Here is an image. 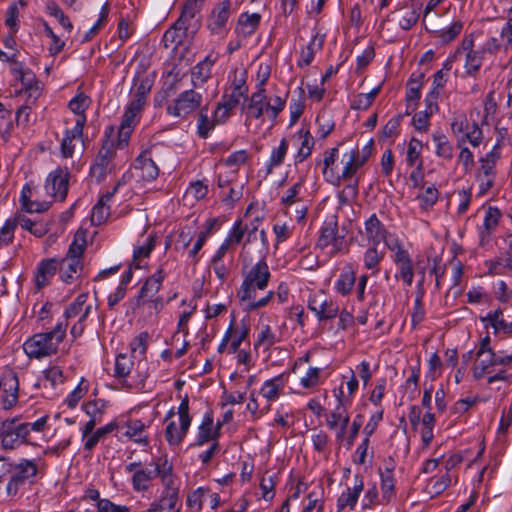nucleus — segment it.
<instances>
[{
  "label": "nucleus",
  "mask_w": 512,
  "mask_h": 512,
  "mask_svg": "<svg viewBox=\"0 0 512 512\" xmlns=\"http://www.w3.org/2000/svg\"><path fill=\"white\" fill-rule=\"evenodd\" d=\"M271 278L269 266L264 258L260 259L254 265L243 266L242 282L237 289L236 297L241 305L248 312L257 311L267 307L275 300L273 290L268 291L263 296H259L261 291L266 290Z\"/></svg>",
  "instance_id": "nucleus-1"
},
{
  "label": "nucleus",
  "mask_w": 512,
  "mask_h": 512,
  "mask_svg": "<svg viewBox=\"0 0 512 512\" xmlns=\"http://www.w3.org/2000/svg\"><path fill=\"white\" fill-rule=\"evenodd\" d=\"M67 323H58L51 331L36 333L23 343L29 358L42 359L57 353L59 344L66 336Z\"/></svg>",
  "instance_id": "nucleus-2"
},
{
  "label": "nucleus",
  "mask_w": 512,
  "mask_h": 512,
  "mask_svg": "<svg viewBox=\"0 0 512 512\" xmlns=\"http://www.w3.org/2000/svg\"><path fill=\"white\" fill-rule=\"evenodd\" d=\"M166 276L167 273L164 268L159 266L152 275L145 279L135 297V305L137 308L147 306L156 313L163 309L165 305L164 298L158 295V292Z\"/></svg>",
  "instance_id": "nucleus-3"
},
{
  "label": "nucleus",
  "mask_w": 512,
  "mask_h": 512,
  "mask_svg": "<svg viewBox=\"0 0 512 512\" xmlns=\"http://www.w3.org/2000/svg\"><path fill=\"white\" fill-rule=\"evenodd\" d=\"M285 106V98L278 95L268 98L266 91H255L249 98L246 117L247 119H260L266 114L272 122H275Z\"/></svg>",
  "instance_id": "nucleus-4"
},
{
  "label": "nucleus",
  "mask_w": 512,
  "mask_h": 512,
  "mask_svg": "<svg viewBox=\"0 0 512 512\" xmlns=\"http://www.w3.org/2000/svg\"><path fill=\"white\" fill-rule=\"evenodd\" d=\"M488 46L489 43L486 40L480 49H474L473 35H466L462 39L455 55L465 54L464 69L468 76L475 77L479 73L483 60L486 57L496 58L498 56L495 51H490Z\"/></svg>",
  "instance_id": "nucleus-5"
},
{
  "label": "nucleus",
  "mask_w": 512,
  "mask_h": 512,
  "mask_svg": "<svg viewBox=\"0 0 512 512\" xmlns=\"http://www.w3.org/2000/svg\"><path fill=\"white\" fill-rule=\"evenodd\" d=\"M0 441L4 450H16L20 446L29 444L27 430L22 427L20 417L0 420Z\"/></svg>",
  "instance_id": "nucleus-6"
},
{
  "label": "nucleus",
  "mask_w": 512,
  "mask_h": 512,
  "mask_svg": "<svg viewBox=\"0 0 512 512\" xmlns=\"http://www.w3.org/2000/svg\"><path fill=\"white\" fill-rule=\"evenodd\" d=\"M134 361L133 356L126 353H120L115 358V367L113 376L127 389H140L144 385L146 374L133 375Z\"/></svg>",
  "instance_id": "nucleus-7"
},
{
  "label": "nucleus",
  "mask_w": 512,
  "mask_h": 512,
  "mask_svg": "<svg viewBox=\"0 0 512 512\" xmlns=\"http://www.w3.org/2000/svg\"><path fill=\"white\" fill-rule=\"evenodd\" d=\"M308 309L314 313L319 322H327L335 319L339 313V304L323 290L310 294L307 301Z\"/></svg>",
  "instance_id": "nucleus-8"
},
{
  "label": "nucleus",
  "mask_w": 512,
  "mask_h": 512,
  "mask_svg": "<svg viewBox=\"0 0 512 512\" xmlns=\"http://www.w3.org/2000/svg\"><path fill=\"white\" fill-rule=\"evenodd\" d=\"M179 426L175 421H170L165 429V439L171 446H177L182 443L187 435L191 425L192 417L189 414V398L187 395L183 397L178 406Z\"/></svg>",
  "instance_id": "nucleus-9"
},
{
  "label": "nucleus",
  "mask_w": 512,
  "mask_h": 512,
  "mask_svg": "<svg viewBox=\"0 0 512 512\" xmlns=\"http://www.w3.org/2000/svg\"><path fill=\"white\" fill-rule=\"evenodd\" d=\"M202 101L203 97L199 92L193 89L185 90L167 106L166 112L170 116L187 119L201 107Z\"/></svg>",
  "instance_id": "nucleus-10"
},
{
  "label": "nucleus",
  "mask_w": 512,
  "mask_h": 512,
  "mask_svg": "<svg viewBox=\"0 0 512 512\" xmlns=\"http://www.w3.org/2000/svg\"><path fill=\"white\" fill-rule=\"evenodd\" d=\"M317 247L327 250L328 254L335 256L345 248V234H340L338 222L335 218L325 221L320 229Z\"/></svg>",
  "instance_id": "nucleus-11"
},
{
  "label": "nucleus",
  "mask_w": 512,
  "mask_h": 512,
  "mask_svg": "<svg viewBox=\"0 0 512 512\" xmlns=\"http://www.w3.org/2000/svg\"><path fill=\"white\" fill-rule=\"evenodd\" d=\"M37 472L38 467L34 460L21 459L18 464L13 465V471L6 486L8 496H16L20 487L24 486L29 479L34 478Z\"/></svg>",
  "instance_id": "nucleus-12"
},
{
  "label": "nucleus",
  "mask_w": 512,
  "mask_h": 512,
  "mask_svg": "<svg viewBox=\"0 0 512 512\" xmlns=\"http://www.w3.org/2000/svg\"><path fill=\"white\" fill-rule=\"evenodd\" d=\"M152 465L154 469L143 467L141 462H131L125 466V471L132 473L131 485L135 492H147L152 486L153 480L157 477L156 459Z\"/></svg>",
  "instance_id": "nucleus-13"
},
{
  "label": "nucleus",
  "mask_w": 512,
  "mask_h": 512,
  "mask_svg": "<svg viewBox=\"0 0 512 512\" xmlns=\"http://www.w3.org/2000/svg\"><path fill=\"white\" fill-rule=\"evenodd\" d=\"M70 173L68 168L58 167L51 171L46 179L45 189L57 201L67 197Z\"/></svg>",
  "instance_id": "nucleus-14"
},
{
  "label": "nucleus",
  "mask_w": 512,
  "mask_h": 512,
  "mask_svg": "<svg viewBox=\"0 0 512 512\" xmlns=\"http://www.w3.org/2000/svg\"><path fill=\"white\" fill-rule=\"evenodd\" d=\"M496 366L508 367L505 355H498L494 351L483 353L481 356H476L472 373L475 380H480L483 377L495 372Z\"/></svg>",
  "instance_id": "nucleus-15"
},
{
  "label": "nucleus",
  "mask_w": 512,
  "mask_h": 512,
  "mask_svg": "<svg viewBox=\"0 0 512 512\" xmlns=\"http://www.w3.org/2000/svg\"><path fill=\"white\" fill-rule=\"evenodd\" d=\"M388 247L391 251L395 252L394 263L398 268L397 276L400 277L407 286H411L414 279V269L409 252L399 241H396L394 245H389Z\"/></svg>",
  "instance_id": "nucleus-16"
},
{
  "label": "nucleus",
  "mask_w": 512,
  "mask_h": 512,
  "mask_svg": "<svg viewBox=\"0 0 512 512\" xmlns=\"http://www.w3.org/2000/svg\"><path fill=\"white\" fill-rule=\"evenodd\" d=\"M231 1L223 0L218 3L207 18V28L213 35H223L230 18Z\"/></svg>",
  "instance_id": "nucleus-17"
},
{
  "label": "nucleus",
  "mask_w": 512,
  "mask_h": 512,
  "mask_svg": "<svg viewBox=\"0 0 512 512\" xmlns=\"http://www.w3.org/2000/svg\"><path fill=\"white\" fill-rule=\"evenodd\" d=\"M396 464L392 457L385 460V468L379 469L382 504L388 505L396 495V479L394 476Z\"/></svg>",
  "instance_id": "nucleus-18"
},
{
  "label": "nucleus",
  "mask_w": 512,
  "mask_h": 512,
  "mask_svg": "<svg viewBox=\"0 0 512 512\" xmlns=\"http://www.w3.org/2000/svg\"><path fill=\"white\" fill-rule=\"evenodd\" d=\"M19 382L17 375L12 371L2 374L0 379V397L4 409H10L18 401Z\"/></svg>",
  "instance_id": "nucleus-19"
},
{
  "label": "nucleus",
  "mask_w": 512,
  "mask_h": 512,
  "mask_svg": "<svg viewBox=\"0 0 512 512\" xmlns=\"http://www.w3.org/2000/svg\"><path fill=\"white\" fill-rule=\"evenodd\" d=\"M221 428L222 423L217 422L216 424H214L213 412L211 410H208L204 414L202 421L198 426V433L194 445L202 446L209 442H218Z\"/></svg>",
  "instance_id": "nucleus-20"
},
{
  "label": "nucleus",
  "mask_w": 512,
  "mask_h": 512,
  "mask_svg": "<svg viewBox=\"0 0 512 512\" xmlns=\"http://www.w3.org/2000/svg\"><path fill=\"white\" fill-rule=\"evenodd\" d=\"M502 218L501 210L496 206H489L485 210L483 224L477 228L479 245L485 246L491 240Z\"/></svg>",
  "instance_id": "nucleus-21"
},
{
  "label": "nucleus",
  "mask_w": 512,
  "mask_h": 512,
  "mask_svg": "<svg viewBox=\"0 0 512 512\" xmlns=\"http://www.w3.org/2000/svg\"><path fill=\"white\" fill-rule=\"evenodd\" d=\"M154 145L143 149L134 161V168L140 172L142 180L151 182L159 176V168L152 158Z\"/></svg>",
  "instance_id": "nucleus-22"
},
{
  "label": "nucleus",
  "mask_w": 512,
  "mask_h": 512,
  "mask_svg": "<svg viewBox=\"0 0 512 512\" xmlns=\"http://www.w3.org/2000/svg\"><path fill=\"white\" fill-rule=\"evenodd\" d=\"M490 51H495L497 55L506 56L512 49V20L506 17V20L499 30V36H491L487 39Z\"/></svg>",
  "instance_id": "nucleus-23"
},
{
  "label": "nucleus",
  "mask_w": 512,
  "mask_h": 512,
  "mask_svg": "<svg viewBox=\"0 0 512 512\" xmlns=\"http://www.w3.org/2000/svg\"><path fill=\"white\" fill-rule=\"evenodd\" d=\"M156 472L164 487L163 493H179V482L173 473L172 463L169 462L167 457L156 459Z\"/></svg>",
  "instance_id": "nucleus-24"
},
{
  "label": "nucleus",
  "mask_w": 512,
  "mask_h": 512,
  "mask_svg": "<svg viewBox=\"0 0 512 512\" xmlns=\"http://www.w3.org/2000/svg\"><path fill=\"white\" fill-rule=\"evenodd\" d=\"M60 262L57 258H46L42 259L36 268L34 281L35 287L38 291L49 285L51 279L59 271Z\"/></svg>",
  "instance_id": "nucleus-25"
},
{
  "label": "nucleus",
  "mask_w": 512,
  "mask_h": 512,
  "mask_svg": "<svg viewBox=\"0 0 512 512\" xmlns=\"http://www.w3.org/2000/svg\"><path fill=\"white\" fill-rule=\"evenodd\" d=\"M424 74L423 73H412L406 84V115H410L413 111H415L418 102L421 98V88L424 83Z\"/></svg>",
  "instance_id": "nucleus-26"
},
{
  "label": "nucleus",
  "mask_w": 512,
  "mask_h": 512,
  "mask_svg": "<svg viewBox=\"0 0 512 512\" xmlns=\"http://www.w3.org/2000/svg\"><path fill=\"white\" fill-rule=\"evenodd\" d=\"M419 8L414 5H404L387 15L386 20L395 22L401 29L409 30L418 21Z\"/></svg>",
  "instance_id": "nucleus-27"
},
{
  "label": "nucleus",
  "mask_w": 512,
  "mask_h": 512,
  "mask_svg": "<svg viewBox=\"0 0 512 512\" xmlns=\"http://www.w3.org/2000/svg\"><path fill=\"white\" fill-rule=\"evenodd\" d=\"M363 235L369 244L378 246L381 242L386 241L388 230L378 216L373 213L364 222Z\"/></svg>",
  "instance_id": "nucleus-28"
},
{
  "label": "nucleus",
  "mask_w": 512,
  "mask_h": 512,
  "mask_svg": "<svg viewBox=\"0 0 512 512\" xmlns=\"http://www.w3.org/2000/svg\"><path fill=\"white\" fill-rule=\"evenodd\" d=\"M84 126L85 119L82 117L80 120L75 121V125L72 129L65 130L60 144V153L63 158L73 157L75 150L74 142L82 139Z\"/></svg>",
  "instance_id": "nucleus-29"
},
{
  "label": "nucleus",
  "mask_w": 512,
  "mask_h": 512,
  "mask_svg": "<svg viewBox=\"0 0 512 512\" xmlns=\"http://www.w3.org/2000/svg\"><path fill=\"white\" fill-rule=\"evenodd\" d=\"M262 16L259 13L243 12L239 15L234 32L239 39H246L259 28Z\"/></svg>",
  "instance_id": "nucleus-30"
},
{
  "label": "nucleus",
  "mask_w": 512,
  "mask_h": 512,
  "mask_svg": "<svg viewBox=\"0 0 512 512\" xmlns=\"http://www.w3.org/2000/svg\"><path fill=\"white\" fill-rule=\"evenodd\" d=\"M115 157V147L112 141L106 140L100 148L95 162L91 167V173L98 179L106 175L108 165Z\"/></svg>",
  "instance_id": "nucleus-31"
},
{
  "label": "nucleus",
  "mask_w": 512,
  "mask_h": 512,
  "mask_svg": "<svg viewBox=\"0 0 512 512\" xmlns=\"http://www.w3.org/2000/svg\"><path fill=\"white\" fill-rule=\"evenodd\" d=\"M363 489V476L360 474H356L354 476L353 487H348L345 491L341 493V495L337 499L338 511H342L346 507H349L351 510H353L358 502L359 496L362 493Z\"/></svg>",
  "instance_id": "nucleus-32"
},
{
  "label": "nucleus",
  "mask_w": 512,
  "mask_h": 512,
  "mask_svg": "<svg viewBox=\"0 0 512 512\" xmlns=\"http://www.w3.org/2000/svg\"><path fill=\"white\" fill-rule=\"evenodd\" d=\"M17 80L20 81L22 87L16 92V95L24 93L27 103H35L42 93V84L36 78V75L28 69L27 72L20 75V78Z\"/></svg>",
  "instance_id": "nucleus-33"
},
{
  "label": "nucleus",
  "mask_w": 512,
  "mask_h": 512,
  "mask_svg": "<svg viewBox=\"0 0 512 512\" xmlns=\"http://www.w3.org/2000/svg\"><path fill=\"white\" fill-rule=\"evenodd\" d=\"M323 156V160L319 161V163L323 165L322 174L325 181L334 186H339L338 170L335 165L339 158L338 147H333L324 151Z\"/></svg>",
  "instance_id": "nucleus-34"
},
{
  "label": "nucleus",
  "mask_w": 512,
  "mask_h": 512,
  "mask_svg": "<svg viewBox=\"0 0 512 512\" xmlns=\"http://www.w3.org/2000/svg\"><path fill=\"white\" fill-rule=\"evenodd\" d=\"M496 167L485 162H479L475 172V180L478 183V196H483L494 186L496 180Z\"/></svg>",
  "instance_id": "nucleus-35"
},
{
  "label": "nucleus",
  "mask_w": 512,
  "mask_h": 512,
  "mask_svg": "<svg viewBox=\"0 0 512 512\" xmlns=\"http://www.w3.org/2000/svg\"><path fill=\"white\" fill-rule=\"evenodd\" d=\"M286 384L284 374H279L271 379L264 381L260 388V395L266 400L267 405L275 402L281 395Z\"/></svg>",
  "instance_id": "nucleus-36"
},
{
  "label": "nucleus",
  "mask_w": 512,
  "mask_h": 512,
  "mask_svg": "<svg viewBox=\"0 0 512 512\" xmlns=\"http://www.w3.org/2000/svg\"><path fill=\"white\" fill-rule=\"evenodd\" d=\"M356 271L351 263H347L342 269L335 282V290L341 296H348L352 293L356 284Z\"/></svg>",
  "instance_id": "nucleus-37"
},
{
  "label": "nucleus",
  "mask_w": 512,
  "mask_h": 512,
  "mask_svg": "<svg viewBox=\"0 0 512 512\" xmlns=\"http://www.w3.org/2000/svg\"><path fill=\"white\" fill-rule=\"evenodd\" d=\"M119 188V184H117L112 191L105 193L101 196L99 201L94 205L91 212V222L93 225L99 226L106 222V220L110 216V207L107 203L112 199Z\"/></svg>",
  "instance_id": "nucleus-38"
},
{
  "label": "nucleus",
  "mask_w": 512,
  "mask_h": 512,
  "mask_svg": "<svg viewBox=\"0 0 512 512\" xmlns=\"http://www.w3.org/2000/svg\"><path fill=\"white\" fill-rule=\"evenodd\" d=\"M241 99L231 93L224 94L214 110L216 121L224 124L230 118L233 109L239 105Z\"/></svg>",
  "instance_id": "nucleus-39"
},
{
  "label": "nucleus",
  "mask_w": 512,
  "mask_h": 512,
  "mask_svg": "<svg viewBox=\"0 0 512 512\" xmlns=\"http://www.w3.org/2000/svg\"><path fill=\"white\" fill-rule=\"evenodd\" d=\"M125 425L127 428L125 436L144 447L149 445V437L146 434L149 424L144 423L140 419H130Z\"/></svg>",
  "instance_id": "nucleus-40"
},
{
  "label": "nucleus",
  "mask_w": 512,
  "mask_h": 512,
  "mask_svg": "<svg viewBox=\"0 0 512 512\" xmlns=\"http://www.w3.org/2000/svg\"><path fill=\"white\" fill-rule=\"evenodd\" d=\"M59 262V273L61 280L66 284H71L79 277L80 272L83 269V260L64 257L59 260Z\"/></svg>",
  "instance_id": "nucleus-41"
},
{
  "label": "nucleus",
  "mask_w": 512,
  "mask_h": 512,
  "mask_svg": "<svg viewBox=\"0 0 512 512\" xmlns=\"http://www.w3.org/2000/svg\"><path fill=\"white\" fill-rule=\"evenodd\" d=\"M342 170L338 171L339 185L342 181H351L356 175L357 171L363 167L358 162L354 152L348 151L342 155L341 158Z\"/></svg>",
  "instance_id": "nucleus-42"
},
{
  "label": "nucleus",
  "mask_w": 512,
  "mask_h": 512,
  "mask_svg": "<svg viewBox=\"0 0 512 512\" xmlns=\"http://www.w3.org/2000/svg\"><path fill=\"white\" fill-rule=\"evenodd\" d=\"M295 136L301 140V145L295 154V162L301 163L309 158L312 154L315 140L309 129L301 128L296 133Z\"/></svg>",
  "instance_id": "nucleus-43"
},
{
  "label": "nucleus",
  "mask_w": 512,
  "mask_h": 512,
  "mask_svg": "<svg viewBox=\"0 0 512 512\" xmlns=\"http://www.w3.org/2000/svg\"><path fill=\"white\" fill-rule=\"evenodd\" d=\"M324 41V35L316 33L312 37L309 44L304 49L301 50L300 58L298 60V66L300 68L309 66L312 63L316 52L322 50Z\"/></svg>",
  "instance_id": "nucleus-44"
},
{
  "label": "nucleus",
  "mask_w": 512,
  "mask_h": 512,
  "mask_svg": "<svg viewBox=\"0 0 512 512\" xmlns=\"http://www.w3.org/2000/svg\"><path fill=\"white\" fill-rule=\"evenodd\" d=\"M14 219L17 220V226L20 225L22 229L29 231L38 238L43 237L50 229L48 223L40 220H32L22 214H16Z\"/></svg>",
  "instance_id": "nucleus-45"
},
{
  "label": "nucleus",
  "mask_w": 512,
  "mask_h": 512,
  "mask_svg": "<svg viewBox=\"0 0 512 512\" xmlns=\"http://www.w3.org/2000/svg\"><path fill=\"white\" fill-rule=\"evenodd\" d=\"M385 252L379 251L377 245H371L363 254V264L366 270L371 271L372 275L380 271V263L384 259Z\"/></svg>",
  "instance_id": "nucleus-46"
},
{
  "label": "nucleus",
  "mask_w": 512,
  "mask_h": 512,
  "mask_svg": "<svg viewBox=\"0 0 512 512\" xmlns=\"http://www.w3.org/2000/svg\"><path fill=\"white\" fill-rule=\"evenodd\" d=\"M423 144L420 140L412 137L406 149L405 162L408 167L422 166L424 160L422 157Z\"/></svg>",
  "instance_id": "nucleus-47"
},
{
  "label": "nucleus",
  "mask_w": 512,
  "mask_h": 512,
  "mask_svg": "<svg viewBox=\"0 0 512 512\" xmlns=\"http://www.w3.org/2000/svg\"><path fill=\"white\" fill-rule=\"evenodd\" d=\"M223 124L222 122L216 121L213 115L212 119L208 117V108L202 107L198 113L197 120V134L202 139H207L210 133L214 130L215 126Z\"/></svg>",
  "instance_id": "nucleus-48"
},
{
  "label": "nucleus",
  "mask_w": 512,
  "mask_h": 512,
  "mask_svg": "<svg viewBox=\"0 0 512 512\" xmlns=\"http://www.w3.org/2000/svg\"><path fill=\"white\" fill-rule=\"evenodd\" d=\"M235 320L234 318L231 320V323L228 327V329H231V334L229 336V347H228V353L235 354L241 343L245 340V338L248 336L249 328L246 325H242L241 327L234 325Z\"/></svg>",
  "instance_id": "nucleus-49"
},
{
  "label": "nucleus",
  "mask_w": 512,
  "mask_h": 512,
  "mask_svg": "<svg viewBox=\"0 0 512 512\" xmlns=\"http://www.w3.org/2000/svg\"><path fill=\"white\" fill-rule=\"evenodd\" d=\"M215 63V59L211 57V55L206 56V58L199 62L192 69V80L196 83H205L211 77L212 67Z\"/></svg>",
  "instance_id": "nucleus-50"
},
{
  "label": "nucleus",
  "mask_w": 512,
  "mask_h": 512,
  "mask_svg": "<svg viewBox=\"0 0 512 512\" xmlns=\"http://www.w3.org/2000/svg\"><path fill=\"white\" fill-rule=\"evenodd\" d=\"M195 15V3L187 2L181 11L180 17L176 20L172 27L186 36L190 23L194 19Z\"/></svg>",
  "instance_id": "nucleus-51"
},
{
  "label": "nucleus",
  "mask_w": 512,
  "mask_h": 512,
  "mask_svg": "<svg viewBox=\"0 0 512 512\" xmlns=\"http://www.w3.org/2000/svg\"><path fill=\"white\" fill-rule=\"evenodd\" d=\"M432 139L436 146V156L451 161L454 157V148L447 136L444 134H433Z\"/></svg>",
  "instance_id": "nucleus-52"
},
{
  "label": "nucleus",
  "mask_w": 512,
  "mask_h": 512,
  "mask_svg": "<svg viewBox=\"0 0 512 512\" xmlns=\"http://www.w3.org/2000/svg\"><path fill=\"white\" fill-rule=\"evenodd\" d=\"M323 381V369L309 367L306 373L300 378V385L302 388L312 391L322 384Z\"/></svg>",
  "instance_id": "nucleus-53"
},
{
  "label": "nucleus",
  "mask_w": 512,
  "mask_h": 512,
  "mask_svg": "<svg viewBox=\"0 0 512 512\" xmlns=\"http://www.w3.org/2000/svg\"><path fill=\"white\" fill-rule=\"evenodd\" d=\"M289 143L286 138L280 140L279 146L273 148L267 163V173H272L273 169L283 164L288 152Z\"/></svg>",
  "instance_id": "nucleus-54"
},
{
  "label": "nucleus",
  "mask_w": 512,
  "mask_h": 512,
  "mask_svg": "<svg viewBox=\"0 0 512 512\" xmlns=\"http://www.w3.org/2000/svg\"><path fill=\"white\" fill-rule=\"evenodd\" d=\"M248 231V225L243 223L242 219H237L229 230L224 241L235 250L236 246L241 244Z\"/></svg>",
  "instance_id": "nucleus-55"
},
{
  "label": "nucleus",
  "mask_w": 512,
  "mask_h": 512,
  "mask_svg": "<svg viewBox=\"0 0 512 512\" xmlns=\"http://www.w3.org/2000/svg\"><path fill=\"white\" fill-rule=\"evenodd\" d=\"M436 423L435 415L427 411L421 420V441L424 448H428L434 438L433 430Z\"/></svg>",
  "instance_id": "nucleus-56"
},
{
  "label": "nucleus",
  "mask_w": 512,
  "mask_h": 512,
  "mask_svg": "<svg viewBox=\"0 0 512 512\" xmlns=\"http://www.w3.org/2000/svg\"><path fill=\"white\" fill-rule=\"evenodd\" d=\"M179 493H163L160 503L152 505L147 512H179Z\"/></svg>",
  "instance_id": "nucleus-57"
},
{
  "label": "nucleus",
  "mask_w": 512,
  "mask_h": 512,
  "mask_svg": "<svg viewBox=\"0 0 512 512\" xmlns=\"http://www.w3.org/2000/svg\"><path fill=\"white\" fill-rule=\"evenodd\" d=\"M382 89V83L373 88L369 93H359L354 97L351 102V109L353 110H367L374 102Z\"/></svg>",
  "instance_id": "nucleus-58"
},
{
  "label": "nucleus",
  "mask_w": 512,
  "mask_h": 512,
  "mask_svg": "<svg viewBox=\"0 0 512 512\" xmlns=\"http://www.w3.org/2000/svg\"><path fill=\"white\" fill-rule=\"evenodd\" d=\"M248 73L246 69L235 70L231 82L232 92L240 98H247L249 88L246 84Z\"/></svg>",
  "instance_id": "nucleus-59"
},
{
  "label": "nucleus",
  "mask_w": 512,
  "mask_h": 512,
  "mask_svg": "<svg viewBox=\"0 0 512 512\" xmlns=\"http://www.w3.org/2000/svg\"><path fill=\"white\" fill-rule=\"evenodd\" d=\"M91 99L83 92H79L74 96L68 103L69 109L77 115L76 120H80L82 117L87 121L85 111L89 108Z\"/></svg>",
  "instance_id": "nucleus-60"
},
{
  "label": "nucleus",
  "mask_w": 512,
  "mask_h": 512,
  "mask_svg": "<svg viewBox=\"0 0 512 512\" xmlns=\"http://www.w3.org/2000/svg\"><path fill=\"white\" fill-rule=\"evenodd\" d=\"M304 184V177H299L298 181L283 193L280 203L285 207H290L291 205L301 201L300 194L303 190Z\"/></svg>",
  "instance_id": "nucleus-61"
},
{
  "label": "nucleus",
  "mask_w": 512,
  "mask_h": 512,
  "mask_svg": "<svg viewBox=\"0 0 512 512\" xmlns=\"http://www.w3.org/2000/svg\"><path fill=\"white\" fill-rule=\"evenodd\" d=\"M248 152L246 150H238L231 153L225 160L221 161L219 164L224 165L230 168V172L233 177H236L238 170L241 166L245 165L248 161Z\"/></svg>",
  "instance_id": "nucleus-62"
},
{
  "label": "nucleus",
  "mask_w": 512,
  "mask_h": 512,
  "mask_svg": "<svg viewBox=\"0 0 512 512\" xmlns=\"http://www.w3.org/2000/svg\"><path fill=\"white\" fill-rule=\"evenodd\" d=\"M26 6V0H18L17 2H13L9 5L6 12L5 25L9 27L12 33H17L18 31L19 9H24Z\"/></svg>",
  "instance_id": "nucleus-63"
},
{
  "label": "nucleus",
  "mask_w": 512,
  "mask_h": 512,
  "mask_svg": "<svg viewBox=\"0 0 512 512\" xmlns=\"http://www.w3.org/2000/svg\"><path fill=\"white\" fill-rule=\"evenodd\" d=\"M87 241L85 232L78 230L74 236L72 243L69 246V249L66 254V258L82 260L83 253L86 249Z\"/></svg>",
  "instance_id": "nucleus-64"
}]
</instances>
